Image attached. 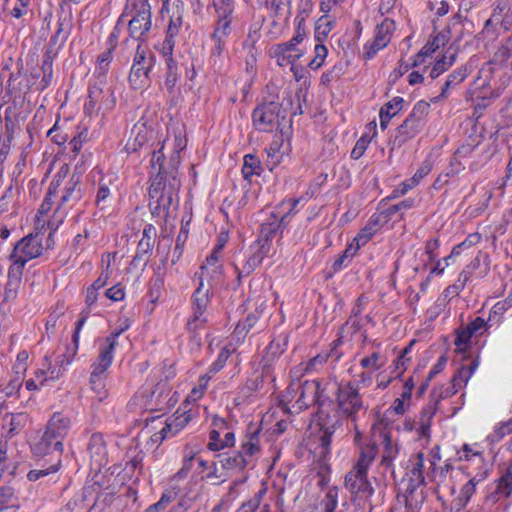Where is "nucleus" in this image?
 <instances>
[{"label":"nucleus","instance_id":"nucleus-3","mask_svg":"<svg viewBox=\"0 0 512 512\" xmlns=\"http://www.w3.org/2000/svg\"><path fill=\"white\" fill-rule=\"evenodd\" d=\"M260 428H249L247 440L242 443V451L225 452L217 455V463L226 471H243L248 465L247 457H252L260 451Z\"/></svg>","mask_w":512,"mask_h":512},{"label":"nucleus","instance_id":"nucleus-19","mask_svg":"<svg viewBox=\"0 0 512 512\" xmlns=\"http://www.w3.org/2000/svg\"><path fill=\"white\" fill-rule=\"evenodd\" d=\"M404 100L402 97H394L380 109V126L386 129L389 121L403 108Z\"/></svg>","mask_w":512,"mask_h":512},{"label":"nucleus","instance_id":"nucleus-26","mask_svg":"<svg viewBox=\"0 0 512 512\" xmlns=\"http://www.w3.org/2000/svg\"><path fill=\"white\" fill-rule=\"evenodd\" d=\"M378 226V217L371 219L368 224L358 233L354 238V242L357 243L358 247L365 245L371 237L376 233Z\"/></svg>","mask_w":512,"mask_h":512},{"label":"nucleus","instance_id":"nucleus-59","mask_svg":"<svg viewBox=\"0 0 512 512\" xmlns=\"http://www.w3.org/2000/svg\"><path fill=\"white\" fill-rule=\"evenodd\" d=\"M209 443L208 448L212 451H218L223 449V445L221 444L222 440L220 439V433L217 430H212L209 434Z\"/></svg>","mask_w":512,"mask_h":512},{"label":"nucleus","instance_id":"nucleus-2","mask_svg":"<svg viewBox=\"0 0 512 512\" xmlns=\"http://www.w3.org/2000/svg\"><path fill=\"white\" fill-rule=\"evenodd\" d=\"M70 420L60 413H54L47 423L46 430L40 440L34 444L32 451L37 456L56 454V463L47 469L31 470L27 474L30 481H37L43 476L56 472L60 465V455L63 451L62 440L68 432Z\"/></svg>","mask_w":512,"mask_h":512},{"label":"nucleus","instance_id":"nucleus-50","mask_svg":"<svg viewBox=\"0 0 512 512\" xmlns=\"http://www.w3.org/2000/svg\"><path fill=\"white\" fill-rule=\"evenodd\" d=\"M212 41L214 43V46L211 50V59L213 60L214 64H218V63L222 62L226 41H221V40H212Z\"/></svg>","mask_w":512,"mask_h":512},{"label":"nucleus","instance_id":"nucleus-5","mask_svg":"<svg viewBox=\"0 0 512 512\" xmlns=\"http://www.w3.org/2000/svg\"><path fill=\"white\" fill-rule=\"evenodd\" d=\"M133 16L128 22L130 37L140 43L151 29V7L147 0H137L132 7Z\"/></svg>","mask_w":512,"mask_h":512},{"label":"nucleus","instance_id":"nucleus-30","mask_svg":"<svg viewBox=\"0 0 512 512\" xmlns=\"http://www.w3.org/2000/svg\"><path fill=\"white\" fill-rule=\"evenodd\" d=\"M383 455H382V464L385 466H389L396 456L398 449L397 446L392 444L391 437L388 433H383Z\"/></svg>","mask_w":512,"mask_h":512},{"label":"nucleus","instance_id":"nucleus-18","mask_svg":"<svg viewBox=\"0 0 512 512\" xmlns=\"http://www.w3.org/2000/svg\"><path fill=\"white\" fill-rule=\"evenodd\" d=\"M191 420V415L187 412H175L167 419L165 427L160 431L162 438L173 436L180 432Z\"/></svg>","mask_w":512,"mask_h":512},{"label":"nucleus","instance_id":"nucleus-64","mask_svg":"<svg viewBox=\"0 0 512 512\" xmlns=\"http://www.w3.org/2000/svg\"><path fill=\"white\" fill-rule=\"evenodd\" d=\"M511 432H512V418L506 422L501 423L500 426L495 430V433L499 438H502Z\"/></svg>","mask_w":512,"mask_h":512},{"label":"nucleus","instance_id":"nucleus-9","mask_svg":"<svg viewBox=\"0 0 512 512\" xmlns=\"http://www.w3.org/2000/svg\"><path fill=\"white\" fill-rule=\"evenodd\" d=\"M42 251L43 247L39 235L29 234L17 242L10 255V259L25 260L26 264L29 260L39 257Z\"/></svg>","mask_w":512,"mask_h":512},{"label":"nucleus","instance_id":"nucleus-28","mask_svg":"<svg viewBox=\"0 0 512 512\" xmlns=\"http://www.w3.org/2000/svg\"><path fill=\"white\" fill-rule=\"evenodd\" d=\"M377 454V445L375 443L366 445L361 450L360 458L358 459L355 467L361 469H368L370 463L374 460Z\"/></svg>","mask_w":512,"mask_h":512},{"label":"nucleus","instance_id":"nucleus-31","mask_svg":"<svg viewBox=\"0 0 512 512\" xmlns=\"http://www.w3.org/2000/svg\"><path fill=\"white\" fill-rule=\"evenodd\" d=\"M261 262L262 256L254 253L241 267L236 266L235 268L238 274V280H241L242 277L248 276L252 273L254 269L261 264Z\"/></svg>","mask_w":512,"mask_h":512},{"label":"nucleus","instance_id":"nucleus-42","mask_svg":"<svg viewBox=\"0 0 512 512\" xmlns=\"http://www.w3.org/2000/svg\"><path fill=\"white\" fill-rule=\"evenodd\" d=\"M497 492L509 497L512 492V466L508 467L505 475L500 479Z\"/></svg>","mask_w":512,"mask_h":512},{"label":"nucleus","instance_id":"nucleus-24","mask_svg":"<svg viewBox=\"0 0 512 512\" xmlns=\"http://www.w3.org/2000/svg\"><path fill=\"white\" fill-rule=\"evenodd\" d=\"M104 89L98 85H93L89 89L88 100L85 103V111L88 114H92L98 108L100 104V98H104Z\"/></svg>","mask_w":512,"mask_h":512},{"label":"nucleus","instance_id":"nucleus-37","mask_svg":"<svg viewBox=\"0 0 512 512\" xmlns=\"http://www.w3.org/2000/svg\"><path fill=\"white\" fill-rule=\"evenodd\" d=\"M259 169L260 161L254 155L248 154L244 157L242 173L246 179L254 174H259Z\"/></svg>","mask_w":512,"mask_h":512},{"label":"nucleus","instance_id":"nucleus-40","mask_svg":"<svg viewBox=\"0 0 512 512\" xmlns=\"http://www.w3.org/2000/svg\"><path fill=\"white\" fill-rule=\"evenodd\" d=\"M447 40L444 34H438L433 41L428 42L417 54V57H425L435 52Z\"/></svg>","mask_w":512,"mask_h":512},{"label":"nucleus","instance_id":"nucleus-46","mask_svg":"<svg viewBox=\"0 0 512 512\" xmlns=\"http://www.w3.org/2000/svg\"><path fill=\"white\" fill-rule=\"evenodd\" d=\"M104 98H100V104L98 105L97 111L104 110L109 111L115 107L116 97L114 91L111 88L104 90Z\"/></svg>","mask_w":512,"mask_h":512},{"label":"nucleus","instance_id":"nucleus-63","mask_svg":"<svg viewBox=\"0 0 512 512\" xmlns=\"http://www.w3.org/2000/svg\"><path fill=\"white\" fill-rule=\"evenodd\" d=\"M486 322L483 318L477 317L470 322L467 327L472 331L473 334H481L484 329Z\"/></svg>","mask_w":512,"mask_h":512},{"label":"nucleus","instance_id":"nucleus-60","mask_svg":"<svg viewBox=\"0 0 512 512\" xmlns=\"http://www.w3.org/2000/svg\"><path fill=\"white\" fill-rule=\"evenodd\" d=\"M379 354L373 353L370 357H365L361 360V366L363 368L379 369L381 364H378Z\"/></svg>","mask_w":512,"mask_h":512},{"label":"nucleus","instance_id":"nucleus-34","mask_svg":"<svg viewBox=\"0 0 512 512\" xmlns=\"http://www.w3.org/2000/svg\"><path fill=\"white\" fill-rule=\"evenodd\" d=\"M25 84V75H24V65L22 63V60L18 62V72L16 74H11L9 78V84L8 87L12 91L18 92L20 96H23L21 94V87Z\"/></svg>","mask_w":512,"mask_h":512},{"label":"nucleus","instance_id":"nucleus-22","mask_svg":"<svg viewBox=\"0 0 512 512\" xmlns=\"http://www.w3.org/2000/svg\"><path fill=\"white\" fill-rule=\"evenodd\" d=\"M324 512H344L343 507L346 506V502L342 504V507L338 505V489L337 487H330L326 492L324 499L322 500Z\"/></svg>","mask_w":512,"mask_h":512},{"label":"nucleus","instance_id":"nucleus-21","mask_svg":"<svg viewBox=\"0 0 512 512\" xmlns=\"http://www.w3.org/2000/svg\"><path fill=\"white\" fill-rule=\"evenodd\" d=\"M477 366L476 361H472L469 365H463L458 369L457 373L452 378V386L454 388V391L451 392L452 394H455L458 388L466 385Z\"/></svg>","mask_w":512,"mask_h":512},{"label":"nucleus","instance_id":"nucleus-17","mask_svg":"<svg viewBox=\"0 0 512 512\" xmlns=\"http://www.w3.org/2000/svg\"><path fill=\"white\" fill-rule=\"evenodd\" d=\"M274 54L280 66L293 65L302 56L301 51L294 46L293 41L277 45Z\"/></svg>","mask_w":512,"mask_h":512},{"label":"nucleus","instance_id":"nucleus-62","mask_svg":"<svg viewBox=\"0 0 512 512\" xmlns=\"http://www.w3.org/2000/svg\"><path fill=\"white\" fill-rule=\"evenodd\" d=\"M170 502L171 497L164 494L157 503L150 505L146 512H159L160 510L164 509Z\"/></svg>","mask_w":512,"mask_h":512},{"label":"nucleus","instance_id":"nucleus-38","mask_svg":"<svg viewBox=\"0 0 512 512\" xmlns=\"http://www.w3.org/2000/svg\"><path fill=\"white\" fill-rule=\"evenodd\" d=\"M456 58V52L451 53L449 56L444 55L440 60H438L434 67L431 70V77L436 78L442 72H444L449 66H451Z\"/></svg>","mask_w":512,"mask_h":512},{"label":"nucleus","instance_id":"nucleus-61","mask_svg":"<svg viewBox=\"0 0 512 512\" xmlns=\"http://www.w3.org/2000/svg\"><path fill=\"white\" fill-rule=\"evenodd\" d=\"M402 485L405 486V488H404V497H405L406 503H408L410 497H412V495L415 492V490L421 484H416L413 480L407 479V480H403L402 481Z\"/></svg>","mask_w":512,"mask_h":512},{"label":"nucleus","instance_id":"nucleus-10","mask_svg":"<svg viewBox=\"0 0 512 512\" xmlns=\"http://www.w3.org/2000/svg\"><path fill=\"white\" fill-rule=\"evenodd\" d=\"M127 326L120 329L119 331L112 333L106 338V346L100 350L97 362L93 364V371L90 379H102V375L111 365L113 360V350L116 345V338L125 330Z\"/></svg>","mask_w":512,"mask_h":512},{"label":"nucleus","instance_id":"nucleus-33","mask_svg":"<svg viewBox=\"0 0 512 512\" xmlns=\"http://www.w3.org/2000/svg\"><path fill=\"white\" fill-rule=\"evenodd\" d=\"M110 188L106 182L99 183L98 191L96 194L95 204L98 209L104 210L110 204Z\"/></svg>","mask_w":512,"mask_h":512},{"label":"nucleus","instance_id":"nucleus-8","mask_svg":"<svg viewBox=\"0 0 512 512\" xmlns=\"http://www.w3.org/2000/svg\"><path fill=\"white\" fill-rule=\"evenodd\" d=\"M337 403L341 414L352 418L353 421L355 420L356 413L363 406L358 390L351 384L339 387Z\"/></svg>","mask_w":512,"mask_h":512},{"label":"nucleus","instance_id":"nucleus-16","mask_svg":"<svg viewBox=\"0 0 512 512\" xmlns=\"http://www.w3.org/2000/svg\"><path fill=\"white\" fill-rule=\"evenodd\" d=\"M233 7L217 8L218 20L212 34V40L226 41L231 33V18Z\"/></svg>","mask_w":512,"mask_h":512},{"label":"nucleus","instance_id":"nucleus-51","mask_svg":"<svg viewBox=\"0 0 512 512\" xmlns=\"http://www.w3.org/2000/svg\"><path fill=\"white\" fill-rule=\"evenodd\" d=\"M366 298L364 296H360L358 299H357V302L352 310V317H350V319L347 321V324H350L352 325V327H354V330L355 331H358L360 329V324L359 322L357 321L356 317L361 314L362 312V305L363 303L365 302Z\"/></svg>","mask_w":512,"mask_h":512},{"label":"nucleus","instance_id":"nucleus-29","mask_svg":"<svg viewBox=\"0 0 512 512\" xmlns=\"http://www.w3.org/2000/svg\"><path fill=\"white\" fill-rule=\"evenodd\" d=\"M52 51L48 50L44 56L41 70L43 73L42 80L39 83L38 91L44 90L50 83L52 77Z\"/></svg>","mask_w":512,"mask_h":512},{"label":"nucleus","instance_id":"nucleus-43","mask_svg":"<svg viewBox=\"0 0 512 512\" xmlns=\"http://www.w3.org/2000/svg\"><path fill=\"white\" fill-rule=\"evenodd\" d=\"M319 388V383L318 382H315V381H312V382H308L306 381L302 386H301V395L300 397L297 399L296 401V405H297V408L299 410L303 409V408H306L308 406V403L305 401V394L306 392H311V393H314L316 394L317 393V390Z\"/></svg>","mask_w":512,"mask_h":512},{"label":"nucleus","instance_id":"nucleus-53","mask_svg":"<svg viewBox=\"0 0 512 512\" xmlns=\"http://www.w3.org/2000/svg\"><path fill=\"white\" fill-rule=\"evenodd\" d=\"M153 243V237L142 238L138 243L137 254L134 257V261L141 259L142 255H146L151 250Z\"/></svg>","mask_w":512,"mask_h":512},{"label":"nucleus","instance_id":"nucleus-41","mask_svg":"<svg viewBox=\"0 0 512 512\" xmlns=\"http://www.w3.org/2000/svg\"><path fill=\"white\" fill-rule=\"evenodd\" d=\"M435 410H436V407L429 406V407H426L425 409H423V411L421 412V415L419 418L421 435H423V436L428 435V432H429L430 426H431V419L434 415Z\"/></svg>","mask_w":512,"mask_h":512},{"label":"nucleus","instance_id":"nucleus-44","mask_svg":"<svg viewBox=\"0 0 512 512\" xmlns=\"http://www.w3.org/2000/svg\"><path fill=\"white\" fill-rule=\"evenodd\" d=\"M24 75H25V84L21 87V94L25 95L27 94L30 89L33 86H36V89L38 90L39 83L37 80L39 78L38 71H30L28 68H24Z\"/></svg>","mask_w":512,"mask_h":512},{"label":"nucleus","instance_id":"nucleus-47","mask_svg":"<svg viewBox=\"0 0 512 512\" xmlns=\"http://www.w3.org/2000/svg\"><path fill=\"white\" fill-rule=\"evenodd\" d=\"M327 56V48L322 44L315 46V57L309 62V66L312 69H318L324 62Z\"/></svg>","mask_w":512,"mask_h":512},{"label":"nucleus","instance_id":"nucleus-11","mask_svg":"<svg viewBox=\"0 0 512 512\" xmlns=\"http://www.w3.org/2000/svg\"><path fill=\"white\" fill-rule=\"evenodd\" d=\"M394 30L395 23L393 20L388 18L383 20V22L376 27L374 40L369 45H366L365 57L371 59L379 50L386 47L391 40Z\"/></svg>","mask_w":512,"mask_h":512},{"label":"nucleus","instance_id":"nucleus-12","mask_svg":"<svg viewBox=\"0 0 512 512\" xmlns=\"http://www.w3.org/2000/svg\"><path fill=\"white\" fill-rule=\"evenodd\" d=\"M209 303V289L204 287L202 281H200L198 288L193 294V319L188 322V329L195 331L199 324H203L205 319H201Z\"/></svg>","mask_w":512,"mask_h":512},{"label":"nucleus","instance_id":"nucleus-13","mask_svg":"<svg viewBox=\"0 0 512 512\" xmlns=\"http://www.w3.org/2000/svg\"><path fill=\"white\" fill-rule=\"evenodd\" d=\"M345 486L353 494L364 493L370 496L374 492L367 479V470L357 467L345 476Z\"/></svg>","mask_w":512,"mask_h":512},{"label":"nucleus","instance_id":"nucleus-20","mask_svg":"<svg viewBox=\"0 0 512 512\" xmlns=\"http://www.w3.org/2000/svg\"><path fill=\"white\" fill-rule=\"evenodd\" d=\"M88 451L90 453L91 459L94 460L98 465H102V462L106 457V447L103 436L101 434L95 433L90 437Z\"/></svg>","mask_w":512,"mask_h":512},{"label":"nucleus","instance_id":"nucleus-1","mask_svg":"<svg viewBox=\"0 0 512 512\" xmlns=\"http://www.w3.org/2000/svg\"><path fill=\"white\" fill-rule=\"evenodd\" d=\"M162 148L154 150L151 158V167L157 172V176L153 179L149 188V207L153 215L161 216L162 213L167 215V211L178 202V190L180 181L177 179L176 170L180 164V151L174 150L170 156V171L164 168V155Z\"/></svg>","mask_w":512,"mask_h":512},{"label":"nucleus","instance_id":"nucleus-35","mask_svg":"<svg viewBox=\"0 0 512 512\" xmlns=\"http://www.w3.org/2000/svg\"><path fill=\"white\" fill-rule=\"evenodd\" d=\"M333 26V22L328 17L323 16L317 22L315 26V39L318 42H322L330 33Z\"/></svg>","mask_w":512,"mask_h":512},{"label":"nucleus","instance_id":"nucleus-32","mask_svg":"<svg viewBox=\"0 0 512 512\" xmlns=\"http://www.w3.org/2000/svg\"><path fill=\"white\" fill-rule=\"evenodd\" d=\"M480 240H481V235L479 233L475 232V233L469 234L467 236V238L462 243H460L459 245L454 247L451 254L444 259L446 266L449 265V261L454 256L460 255V250L462 248L474 246V245L478 244L480 242Z\"/></svg>","mask_w":512,"mask_h":512},{"label":"nucleus","instance_id":"nucleus-45","mask_svg":"<svg viewBox=\"0 0 512 512\" xmlns=\"http://www.w3.org/2000/svg\"><path fill=\"white\" fill-rule=\"evenodd\" d=\"M155 394V391L144 390L141 393H138L135 396V401L138 402L141 406L149 410L158 409L157 405L152 404V398Z\"/></svg>","mask_w":512,"mask_h":512},{"label":"nucleus","instance_id":"nucleus-27","mask_svg":"<svg viewBox=\"0 0 512 512\" xmlns=\"http://www.w3.org/2000/svg\"><path fill=\"white\" fill-rule=\"evenodd\" d=\"M219 253L215 250L212 251L210 256L207 257L206 263L201 266V276L205 273L207 275H211V277H215L221 273V265L218 264Z\"/></svg>","mask_w":512,"mask_h":512},{"label":"nucleus","instance_id":"nucleus-14","mask_svg":"<svg viewBox=\"0 0 512 512\" xmlns=\"http://www.w3.org/2000/svg\"><path fill=\"white\" fill-rule=\"evenodd\" d=\"M154 138V131L148 129L144 123H137L131 130L130 137L125 145L128 153H134L148 145L149 141Z\"/></svg>","mask_w":512,"mask_h":512},{"label":"nucleus","instance_id":"nucleus-56","mask_svg":"<svg viewBox=\"0 0 512 512\" xmlns=\"http://www.w3.org/2000/svg\"><path fill=\"white\" fill-rule=\"evenodd\" d=\"M68 35H69V31L65 30L64 22L60 20L59 24H58V29H57L56 33L51 38V43L57 44L59 42V44H63L66 41V39L68 38Z\"/></svg>","mask_w":512,"mask_h":512},{"label":"nucleus","instance_id":"nucleus-25","mask_svg":"<svg viewBox=\"0 0 512 512\" xmlns=\"http://www.w3.org/2000/svg\"><path fill=\"white\" fill-rule=\"evenodd\" d=\"M477 482L475 478L470 479L462 488L460 496L455 499V506L460 510L466 506L476 490Z\"/></svg>","mask_w":512,"mask_h":512},{"label":"nucleus","instance_id":"nucleus-49","mask_svg":"<svg viewBox=\"0 0 512 512\" xmlns=\"http://www.w3.org/2000/svg\"><path fill=\"white\" fill-rule=\"evenodd\" d=\"M177 82L176 65L172 58L167 59V75H166V86L171 89Z\"/></svg>","mask_w":512,"mask_h":512},{"label":"nucleus","instance_id":"nucleus-23","mask_svg":"<svg viewBox=\"0 0 512 512\" xmlns=\"http://www.w3.org/2000/svg\"><path fill=\"white\" fill-rule=\"evenodd\" d=\"M433 163L430 158H427L415 172L413 177L410 179V183H404L402 194L406 193L409 189L416 186L426 175L432 170Z\"/></svg>","mask_w":512,"mask_h":512},{"label":"nucleus","instance_id":"nucleus-6","mask_svg":"<svg viewBox=\"0 0 512 512\" xmlns=\"http://www.w3.org/2000/svg\"><path fill=\"white\" fill-rule=\"evenodd\" d=\"M155 57L153 54L146 55V52L142 49V44L137 45L136 55L134 57V63L131 68L129 80L135 87H141L145 80L149 78V74L152 71Z\"/></svg>","mask_w":512,"mask_h":512},{"label":"nucleus","instance_id":"nucleus-36","mask_svg":"<svg viewBox=\"0 0 512 512\" xmlns=\"http://www.w3.org/2000/svg\"><path fill=\"white\" fill-rule=\"evenodd\" d=\"M423 467H424L423 454L418 453L416 462L413 464V467L407 474L408 479L413 480L416 484H423L424 483V476H423V472H422Z\"/></svg>","mask_w":512,"mask_h":512},{"label":"nucleus","instance_id":"nucleus-55","mask_svg":"<svg viewBox=\"0 0 512 512\" xmlns=\"http://www.w3.org/2000/svg\"><path fill=\"white\" fill-rule=\"evenodd\" d=\"M472 335H474L472 331L465 326L458 331L454 344L458 347L465 345L469 342Z\"/></svg>","mask_w":512,"mask_h":512},{"label":"nucleus","instance_id":"nucleus-15","mask_svg":"<svg viewBox=\"0 0 512 512\" xmlns=\"http://www.w3.org/2000/svg\"><path fill=\"white\" fill-rule=\"evenodd\" d=\"M13 264L9 267L8 270V281L6 285L5 298H14L17 293V288L19 287L23 270L25 266V260H19L17 258L11 259Z\"/></svg>","mask_w":512,"mask_h":512},{"label":"nucleus","instance_id":"nucleus-7","mask_svg":"<svg viewBox=\"0 0 512 512\" xmlns=\"http://www.w3.org/2000/svg\"><path fill=\"white\" fill-rule=\"evenodd\" d=\"M281 105L278 102L262 103L253 111L254 126L264 132H270L278 123Z\"/></svg>","mask_w":512,"mask_h":512},{"label":"nucleus","instance_id":"nucleus-52","mask_svg":"<svg viewBox=\"0 0 512 512\" xmlns=\"http://www.w3.org/2000/svg\"><path fill=\"white\" fill-rule=\"evenodd\" d=\"M27 416L24 413L12 414L9 422V433H16L26 422Z\"/></svg>","mask_w":512,"mask_h":512},{"label":"nucleus","instance_id":"nucleus-54","mask_svg":"<svg viewBox=\"0 0 512 512\" xmlns=\"http://www.w3.org/2000/svg\"><path fill=\"white\" fill-rule=\"evenodd\" d=\"M112 50L113 47L109 48L98 56L97 62L99 65L100 73L105 74L108 69V65L112 61Z\"/></svg>","mask_w":512,"mask_h":512},{"label":"nucleus","instance_id":"nucleus-57","mask_svg":"<svg viewBox=\"0 0 512 512\" xmlns=\"http://www.w3.org/2000/svg\"><path fill=\"white\" fill-rule=\"evenodd\" d=\"M278 225L275 223H265L261 226L260 236L264 241L270 242L271 238L275 234Z\"/></svg>","mask_w":512,"mask_h":512},{"label":"nucleus","instance_id":"nucleus-4","mask_svg":"<svg viewBox=\"0 0 512 512\" xmlns=\"http://www.w3.org/2000/svg\"><path fill=\"white\" fill-rule=\"evenodd\" d=\"M429 110L430 104L426 101L421 100L414 105L409 116L397 128L396 134L392 141V148L396 146L401 147L406 141L418 134L425 117L429 113Z\"/></svg>","mask_w":512,"mask_h":512},{"label":"nucleus","instance_id":"nucleus-58","mask_svg":"<svg viewBox=\"0 0 512 512\" xmlns=\"http://www.w3.org/2000/svg\"><path fill=\"white\" fill-rule=\"evenodd\" d=\"M368 143L369 141L365 137L360 138L351 151V157L353 159H359L367 149Z\"/></svg>","mask_w":512,"mask_h":512},{"label":"nucleus","instance_id":"nucleus-39","mask_svg":"<svg viewBox=\"0 0 512 512\" xmlns=\"http://www.w3.org/2000/svg\"><path fill=\"white\" fill-rule=\"evenodd\" d=\"M78 180L71 181L70 186L65 188V193L61 197V205L65 204L66 202L72 201V202H79L81 200V190L77 187Z\"/></svg>","mask_w":512,"mask_h":512},{"label":"nucleus","instance_id":"nucleus-48","mask_svg":"<svg viewBox=\"0 0 512 512\" xmlns=\"http://www.w3.org/2000/svg\"><path fill=\"white\" fill-rule=\"evenodd\" d=\"M91 389L95 393L99 402L107 398L108 392L102 379H90Z\"/></svg>","mask_w":512,"mask_h":512}]
</instances>
